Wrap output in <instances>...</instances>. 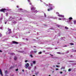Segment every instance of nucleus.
Masks as SVG:
<instances>
[{"mask_svg": "<svg viewBox=\"0 0 76 76\" xmlns=\"http://www.w3.org/2000/svg\"><path fill=\"white\" fill-rule=\"evenodd\" d=\"M7 10H8L7 9H6L5 8L2 9L0 10V12H4V13L5 12V11H7Z\"/></svg>", "mask_w": 76, "mask_h": 76, "instance_id": "f257e3e1", "label": "nucleus"}, {"mask_svg": "<svg viewBox=\"0 0 76 76\" xmlns=\"http://www.w3.org/2000/svg\"><path fill=\"white\" fill-rule=\"evenodd\" d=\"M29 63H27L26 64L24 67L26 68V69H27L28 67H29Z\"/></svg>", "mask_w": 76, "mask_h": 76, "instance_id": "f03ea898", "label": "nucleus"}, {"mask_svg": "<svg viewBox=\"0 0 76 76\" xmlns=\"http://www.w3.org/2000/svg\"><path fill=\"white\" fill-rule=\"evenodd\" d=\"M12 43H13V44H19V43L18 42H16L15 41H13Z\"/></svg>", "mask_w": 76, "mask_h": 76, "instance_id": "7ed1b4c3", "label": "nucleus"}, {"mask_svg": "<svg viewBox=\"0 0 76 76\" xmlns=\"http://www.w3.org/2000/svg\"><path fill=\"white\" fill-rule=\"evenodd\" d=\"M53 10V8L51 7L50 8L48 9V11H50V10Z\"/></svg>", "mask_w": 76, "mask_h": 76, "instance_id": "20e7f679", "label": "nucleus"}, {"mask_svg": "<svg viewBox=\"0 0 76 76\" xmlns=\"http://www.w3.org/2000/svg\"><path fill=\"white\" fill-rule=\"evenodd\" d=\"M0 74H1V76H3V74L2 73V71H1V69H0Z\"/></svg>", "mask_w": 76, "mask_h": 76, "instance_id": "39448f33", "label": "nucleus"}, {"mask_svg": "<svg viewBox=\"0 0 76 76\" xmlns=\"http://www.w3.org/2000/svg\"><path fill=\"white\" fill-rule=\"evenodd\" d=\"M35 8H34V7H33L31 8V10H35Z\"/></svg>", "mask_w": 76, "mask_h": 76, "instance_id": "423d86ee", "label": "nucleus"}, {"mask_svg": "<svg viewBox=\"0 0 76 76\" xmlns=\"http://www.w3.org/2000/svg\"><path fill=\"white\" fill-rule=\"evenodd\" d=\"M17 58H17V57L15 56L14 57V60H17Z\"/></svg>", "mask_w": 76, "mask_h": 76, "instance_id": "0eeeda50", "label": "nucleus"}, {"mask_svg": "<svg viewBox=\"0 0 76 76\" xmlns=\"http://www.w3.org/2000/svg\"><path fill=\"white\" fill-rule=\"evenodd\" d=\"M33 64H36V61H33Z\"/></svg>", "mask_w": 76, "mask_h": 76, "instance_id": "6e6552de", "label": "nucleus"}, {"mask_svg": "<svg viewBox=\"0 0 76 76\" xmlns=\"http://www.w3.org/2000/svg\"><path fill=\"white\" fill-rule=\"evenodd\" d=\"M38 73H39V72H37L35 73V75H38Z\"/></svg>", "mask_w": 76, "mask_h": 76, "instance_id": "1a4fd4ad", "label": "nucleus"}, {"mask_svg": "<svg viewBox=\"0 0 76 76\" xmlns=\"http://www.w3.org/2000/svg\"><path fill=\"white\" fill-rule=\"evenodd\" d=\"M69 20H72V19H73V18L72 17H70L69 18Z\"/></svg>", "mask_w": 76, "mask_h": 76, "instance_id": "9d476101", "label": "nucleus"}, {"mask_svg": "<svg viewBox=\"0 0 76 76\" xmlns=\"http://www.w3.org/2000/svg\"><path fill=\"white\" fill-rule=\"evenodd\" d=\"M65 29H69V28L67 27L66 26L65 27Z\"/></svg>", "mask_w": 76, "mask_h": 76, "instance_id": "9b49d317", "label": "nucleus"}, {"mask_svg": "<svg viewBox=\"0 0 76 76\" xmlns=\"http://www.w3.org/2000/svg\"><path fill=\"white\" fill-rule=\"evenodd\" d=\"M8 31H9L10 32L11 31V29H9V28H8Z\"/></svg>", "mask_w": 76, "mask_h": 76, "instance_id": "f8f14e48", "label": "nucleus"}, {"mask_svg": "<svg viewBox=\"0 0 76 76\" xmlns=\"http://www.w3.org/2000/svg\"><path fill=\"white\" fill-rule=\"evenodd\" d=\"M61 18H64V15H61Z\"/></svg>", "mask_w": 76, "mask_h": 76, "instance_id": "ddd939ff", "label": "nucleus"}, {"mask_svg": "<svg viewBox=\"0 0 76 76\" xmlns=\"http://www.w3.org/2000/svg\"><path fill=\"white\" fill-rule=\"evenodd\" d=\"M57 53L58 54H61V53L59 52H57Z\"/></svg>", "mask_w": 76, "mask_h": 76, "instance_id": "4468645a", "label": "nucleus"}, {"mask_svg": "<svg viewBox=\"0 0 76 76\" xmlns=\"http://www.w3.org/2000/svg\"><path fill=\"white\" fill-rule=\"evenodd\" d=\"M64 68H65L64 67H62V68H61V69H64Z\"/></svg>", "mask_w": 76, "mask_h": 76, "instance_id": "2eb2a0df", "label": "nucleus"}, {"mask_svg": "<svg viewBox=\"0 0 76 76\" xmlns=\"http://www.w3.org/2000/svg\"><path fill=\"white\" fill-rule=\"evenodd\" d=\"M7 73H8L7 71V70L5 72V73H6V74Z\"/></svg>", "mask_w": 76, "mask_h": 76, "instance_id": "dca6fc26", "label": "nucleus"}, {"mask_svg": "<svg viewBox=\"0 0 76 76\" xmlns=\"http://www.w3.org/2000/svg\"><path fill=\"white\" fill-rule=\"evenodd\" d=\"M71 70H72L70 69H69L68 70L69 72H70V71H71Z\"/></svg>", "mask_w": 76, "mask_h": 76, "instance_id": "f3484780", "label": "nucleus"}, {"mask_svg": "<svg viewBox=\"0 0 76 76\" xmlns=\"http://www.w3.org/2000/svg\"><path fill=\"white\" fill-rule=\"evenodd\" d=\"M61 15H60V14H59L58 15V16H59V17H61Z\"/></svg>", "mask_w": 76, "mask_h": 76, "instance_id": "a211bd4d", "label": "nucleus"}, {"mask_svg": "<svg viewBox=\"0 0 76 76\" xmlns=\"http://www.w3.org/2000/svg\"><path fill=\"white\" fill-rule=\"evenodd\" d=\"M30 57H32V58L33 57V56H32V55H30Z\"/></svg>", "mask_w": 76, "mask_h": 76, "instance_id": "6ab92c4d", "label": "nucleus"}, {"mask_svg": "<svg viewBox=\"0 0 76 76\" xmlns=\"http://www.w3.org/2000/svg\"><path fill=\"white\" fill-rule=\"evenodd\" d=\"M49 5L50 6H53L52 4H49Z\"/></svg>", "mask_w": 76, "mask_h": 76, "instance_id": "aec40b11", "label": "nucleus"}, {"mask_svg": "<svg viewBox=\"0 0 76 76\" xmlns=\"http://www.w3.org/2000/svg\"><path fill=\"white\" fill-rule=\"evenodd\" d=\"M13 23H14L16 24V21H14Z\"/></svg>", "mask_w": 76, "mask_h": 76, "instance_id": "412c9836", "label": "nucleus"}, {"mask_svg": "<svg viewBox=\"0 0 76 76\" xmlns=\"http://www.w3.org/2000/svg\"><path fill=\"white\" fill-rule=\"evenodd\" d=\"M6 16H7L8 15V13H6Z\"/></svg>", "mask_w": 76, "mask_h": 76, "instance_id": "4be33fe9", "label": "nucleus"}, {"mask_svg": "<svg viewBox=\"0 0 76 76\" xmlns=\"http://www.w3.org/2000/svg\"><path fill=\"white\" fill-rule=\"evenodd\" d=\"M31 67H32V66H33V65L32 64H31Z\"/></svg>", "mask_w": 76, "mask_h": 76, "instance_id": "5701e85b", "label": "nucleus"}, {"mask_svg": "<svg viewBox=\"0 0 76 76\" xmlns=\"http://www.w3.org/2000/svg\"><path fill=\"white\" fill-rule=\"evenodd\" d=\"M74 23L75 24L76 23V21H74Z\"/></svg>", "mask_w": 76, "mask_h": 76, "instance_id": "b1692460", "label": "nucleus"}, {"mask_svg": "<svg viewBox=\"0 0 76 76\" xmlns=\"http://www.w3.org/2000/svg\"><path fill=\"white\" fill-rule=\"evenodd\" d=\"M39 54H42V52H40L39 53Z\"/></svg>", "mask_w": 76, "mask_h": 76, "instance_id": "393cba45", "label": "nucleus"}, {"mask_svg": "<svg viewBox=\"0 0 76 76\" xmlns=\"http://www.w3.org/2000/svg\"><path fill=\"white\" fill-rule=\"evenodd\" d=\"M70 44H71V45H74V44H73V43H70Z\"/></svg>", "mask_w": 76, "mask_h": 76, "instance_id": "a878e982", "label": "nucleus"}, {"mask_svg": "<svg viewBox=\"0 0 76 76\" xmlns=\"http://www.w3.org/2000/svg\"><path fill=\"white\" fill-rule=\"evenodd\" d=\"M56 66L57 67H60L59 66H57V65H56Z\"/></svg>", "mask_w": 76, "mask_h": 76, "instance_id": "bb28decb", "label": "nucleus"}, {"mask_svg": "<svg viewBox=\"0 0 76 76\" xmlns=\"http://www.w3.org/2000/svg\"><path fill=\"white\" fill-rule=\"evenodd\" d=\"M58 70V68H56V70Z\"/></svg>", "mask_w": 76, "mask_h": 76, "instance_id": "cd10ccee", "label": "nucleus"}, {"mask_svg": "<svg viewBox=\"0 0 76 76\" xmlns=\"http://www.w3.org/2000/svg\"><path fill=\"white\" fill-rule=\"evenodd\" d=\"M2 35V34H0V37H1Z\"/></svg>", "mask_w": 76, "mask_h": 76, "instance_id": "c85d7f7f", "label": "nucleus"}, {"mask_svg": "<svg viewBox=\"0 0 76 76\" xmlns=\"http://www.w3.org/2000/svg\"><path fill=\"white\" fill-rule=\"evenodd\" d=\"M16 71H18V69H16Z\"/></svg>", "mask_w": 76, "mask_h": 76, "instance_id": "c756f323", "label": "nucleus"}, {"mask_svg": "<svg viewBox=\"0 0 76 76\" xmlns=\"http://www.w3.org/2000/svg\"><path fill=\"white\" fill-rule=\"evenodd\" d=\"M56 13L57 14H58V15H59V13H58V12H56Z\"/></svg>", "mask_w": 76, "mask_h": 76, "instance_id": "7c9ffc66", "label": "nucleus"}, {"mask_svg": "<svg viewBox=\"0 0 76 76\" xmlns=\"http://www.w3.org/2000/svg\"><path fill=\"white\" fill-rule=\"evenodd\" d=\"M37 51L36 50L35 51H34V53H37Z\"/></svg>", "mask_w": 76, "mask_h": 76, "instance_id": "2f4dec72", "label": "nucleus"}, {"mask_svg": "<svg viewBox=\"0 0 76 76\" xmlns=\"http://www.w3.org/2000/svg\"><path fill=\"white\" fill-rule=\"evenodd\" d=\"M44 15H45V17H46V15L45 14H44Z\"/></svg>", "mask_w": 76, "mask_h": 76, "instance_id": "473e14b6", "label": "nucleus"}, {"mask_svg": "<svg viewBox=\"0 0 76 76\" xmlns=\"http://www.w3.org/2000/svg\"><path fill=\"white\" fill-rule=\"evenodd\" d=\"M29 4H30V5H32V3H30Z\"/></svg>", "mask_w": 76, "mask_h": 76, "instance_id": "72a5a7b5", "label": "nucleus"}, {"mask_svg": "<svg viewBox=\"0 0 76 76\" xmlns=\"http://www.w3.org/2000/svg\"><path fill=\"white\" fill-rule=\"evenodd\" d=\"M27 61H28V60H26L25 61V62H26H26H27Z\"/></svg>", "mask_w": 76, "mask_h": 76, "instance_id": "f704fd0d", "label": "nucleus"}, {"mask_svg": "<svg viewBox=\"0 0 76 76\" xmlns=\"http://www.w3.org/2000/svg\"><path fill=\"white\" fill-rule=\"evenodd\" d=\"M28 2H30V0H28Z\"/></svg>", "mask_w": 76, "mask_h": 76, "instance_id": "c9c22d12", "label": "nucleus"}, {"mask_svg": "<svg viewBox=\"0 0 76 76\" xmlns=\"http://www.w3.org/2000/svg\"><path fill=\"white\" fill-rule=\"evenodd\" d=\"M26 41H28V39H26Z\"/></svg>", "mask_w": 76, "mask_h": 76, "instance_id": "e433bc0d", "label": "nucleus"}, {"mask_svg": "<svg viewBox=\"0 0 76 76\" xmlns=\"http://www.w3.org/2000/svg\"><path fill=\"white\" fill-rule=\"evenodd\" d=\"M70 57H73V56L72 55H71Z\"/></svg>", "mask_w": 76, "mask_h": 76, "instance_id": "4c0bfd02", "label": "nucleus"}, {"mask_svg": "<svg viewBox=\"0 0 76 76\" xmlns=\"http://www.w3.org/2000/svg\"><path fill=\"white\" fill-rule=\"evenodd\" d=\"M60 73H61H61H63V72H60Z\"/></svg>", "mask_w": 76, "mask_h": 76, "instance_id": "58836bf2", "label": "nucleus"}, {"mask_svg": "<svg viewBox=\"0 0 76 76\" xmlns=\"http://www.w3.org/2000/svg\"><path fill=\"white\" fill-rule=\"evenodd\" d=\"M13 67H10V69H12V68H13Z\"/></svg>", "mask_w": 76, "mask_h": 76, "instance_id": "ea45409f", "label": "nucleus"}, {"mask_svg": "<svg viewBox=\"0 0 76 76\" xmlns=\"http://www.w3.org/2000/svg\"><path fill=\"white\" fill-rule=\"evenodd\" d=\"M59 20H61V18H59Z\"/></svg>", "mask_w": 76, "mask_h": 76, "instance_id": "a19ab883", "label": "nucleus"}, {"mask_svg": "<svg viewBox=\"0 0 76 76\" xmlns=\"http://www.w3.org/2000/svg\"><path fill=\"white\" fill-rule=\"evenodd\" d=\"M17 8H18V7H18V6H17Z\"/></svg>", "mask_w": 76, "mask_h": 76, "instance_id": "79ce46f5", "label": "nucleus"}, {"mask_svg": "<svg viewBox=\"0 0 76 76\" xmlns=\"http://www.w3.org/2000/svg\"><path fill=\"white\" fill-rule=\"evenodd\" d=\"M2 52V51L0 50V52Z\"/></svg>", "mask_w": 76, "mask_h": 76, "instance_id": "37998d69", "label": "nucleus"}, {"mask_svg": "<svg viewBox=\"0 0 76 76\" xmlns=\"http://www.w3.org/2000/svg\"><path fill=\"white\" fill-rule=\"evenodd\" d=\"M31 53H34V51H32V52H31Z\"/></svg>", "mask_w": 76, "mask_h": 76, "instance_id": "c03bdc74", "label": "nucleus"}, {"mask_svg": "<svg viewBox=\"0 0 76 76\" xmlns=\"http://www.w3.org/2000/svg\"><path fill=\"white\" fill-rule=\"evenodd\" d=\"M22 71H23V72H24V69H23V70H22Z\"/></svg>", "mask_w": 76, "mask_h": 76, "instance_id": "a18cd8bd", "label": "nucleus"}, {"mask_svg": "<svg viewBox=\"0 0 76 76\" xmlns=\"http://www.w3.org/2000/svg\"><path fill=\"white\" fill-rule=\"evenodd\" d=\"M5 24H6V22H5Z\"/></svg>", "mask_w": 76, "mask_h": 76, "instance_id": "49530a36", "label": "nucleus"}, {"mask_svg": "<svg viewBox=\"0 0 76 76\" xmlns=\"http://www.w3.org/2000/svg\"><path fill=\"white\" fill-rule=\"evenodd\" d=\"M58 64H60V63H58Z\"/></svg>", "mask_w": 76, "mask_h": 76, "instance_id": "de8ad7c7", "label": "nucleus"}, {"mask_svg": "<svg viewBox=\"0 0 76 76\" xmlns=\"http://www.w3.org/2000/svg\"><path fill=\"white\" fill-rule=\"evenodd\" d=\"M51 56H53V55H51Z\"/></svg>", "mask_w": 76, "mask_h": 76, "instance_id": "09e8293b", "label": "nucleus"}, {"mask_svg": "<svg viewBox=\"0 0 76 76\" xmlns=\"http://www.w3.org/2000/svg\"><path fill=\"white\" fill-rule=\"evenodd\" d=\"M65 47H67V45H65Z\"/></svg>", "mask_w": 76, "mask_h": 76, "instance_id": "8fccbe9b", "label": "nucleus"}, {"mask_svg": "<svg viewBox=\"0 0 76 76\" xmlns=\"http://www.w3.org/2000/svg\"><path fill=\"white\" fill-rule=\"evenodd\" d=\"M33 76H35V75H34Z\"/></svg>", "mask_w": 76, "mask_h": 76, "instance_id": "3c124183", "label": "nucleus"}, {"mask_svg": "<svg viewBox=\"0 0 76 76\" xmlns=\"http://www.w3.org/2000/svg\"><path fill=\"white\" fill-rule=\"evenodd\" d=\"M52 73H54V71L52 72Z\"/></svg>", "mask_w": 76, "mask_h": 76, "instance_id": "603ef678", "label": "nucleus"}, {"mask_svg": "<svg viewBox=\"0 0 76 76\" xmlns=\"http://www.w3.org/2000/svg\"><path fill=\"white\" fill-rule=\"evenodd\" d=\"M56 49H57V48H56Z\"/></svg>", "mask_w": 76, "mask_h": 76, "instance_id": "864d4df0", "label": "nucleus"}, {"mask_svg": "<svg viewBox=\"0 0 76 76\" xmlns=\"http://www.w3.org/2000/svg\"><path fill=\"white\" fill-rule=\"evenodd\" d=\"M49 76H51V75H49Z\"/></svg>", "mask_w": 76, "mask_h": 76, "instance_id": "5fc2aeb1", "label": "nucleus"}, {"mask_svg": "<svg viewBox=\"0 0 76 76\" xmlns=\"http://www.w3.org/2000/svg\"><path fill=\"white\" fill-rule=\"evenodd\" d=\"M35 69H36V67H35Z\"/></svg>", "mask_w": 76, "mask_h": 76, "instance_id": "6e6d98bb", "label": "nucleus"}, {"mask_svg": "<svg viewBox=\"0 0 76 76\" xmlns=\"http://www.w3.org/2000/svg\"><path fill=\"white\" fill-rule=\"evenodd\" d=\"M71 62H72V61H71Z\"/></svg>", "mask_w": 76, "mask_h": 76, "instance_id": "4d7b16f0", "label": "nucleus"}, {"mask_svg": "<svg viewBox=\"0 0 76 76\" xmlns=\"http://www.w3.org/2000/svg\"><path fill=\"white\" fill-rule=\"evenodd\" d=\"M47 6H48V5H47Z\"/></svg>", "mask_w": 76, "mask_h": 76, "instance_id": "13d9d810", "label": "nucleus"}, {"mask_svg": "<svg viewBox=\"0 0 76 76\" xmlns=\"http://www.w3.org/2000/svg\"><path fill=\"white\" fill-rule=\"evenodd\" d=\"M12 54H14L13 53Z\"/></svg>", "mask_w": 76, "mask_h": 76, "instance_id": "bf43d9fd", "label": "nucleus"}, {"mask_svg": "<svg viewBox=\"0 0 76 76\" xmlns=\"http://www.w3.org/2000/svg\"><path fill=\"white\" fill-rule=\"evenodd\" d=\"M12 19H14V18H12Z\"/></svg>", "mask_w": 76, "mask_h": 76, "instance_id": "052dcab7", "label": "nucleus"}, {"mask_svg": "<svg viewBox=\"0 0 76 76\" xmlns=\"http://www.w3.org/2000/svg\"><path fill=\"white\" fill-rule=\"evenodd\" d=\"M76 51V50H75Z\"/></svg>", "mask_w": 76, "mask_h": 76, "instance_id": "680f3d73", "label": "nucleus"}]
</instances>
